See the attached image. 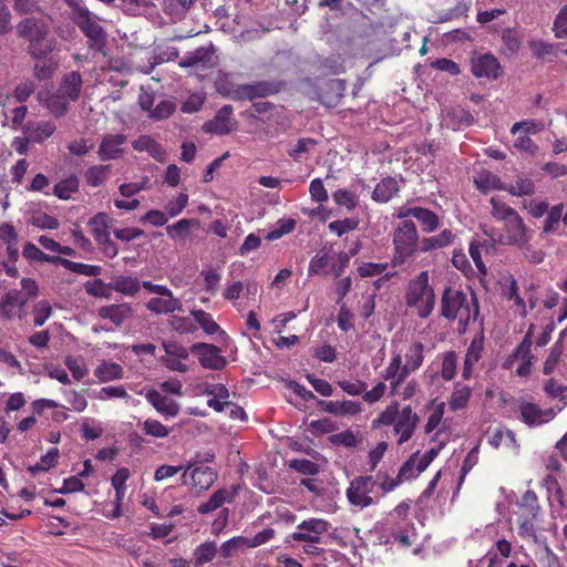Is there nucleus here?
I'll list each match as a JSON object with an SVG mask.
<instances>
[{
    "label": "nucleus",
    "instance_id": "50",
    "mask_svg": "<svg viewBox=\"0 0 567 567\" xmlns=\"http://www.w3.org/2000/svg\"><path fill=\"white\" fill-rule=\"evenodd\" d=\"M415 219L421 224L422 230L425 233H433L440 225L439 216L434 212L423 207H417Z\"/></svg>",
    "mask_w": 567,
    "mask_h": 567
},
{
    "label": "nucleus",
    "instance_id": "12",
    "mask_svg": "<svg viewBox=\"0 0 567 567\" xmlns=\"http://www.w3.org/2000/svg\"><path fill=\"white\" fill-rule=\"evenodd\" d=\"M471 70L476 79H486L488 81L497 80L503 72L498 60L489 53L473 55L471 59Z\"/></svg>",
    "mask_w": 567,
    "mask_h": 567
},
{
    "label": "nucleus",
    "instance_id": "57",
    "mask_svg": "<svg viewBox=\"0 0 567 567\" xmlns=\"http://www.w3.org/2000/svg\"><path fill=\"white\" fill-rule=\"evenodd\" d=\"M79 188V181L74 176L62 179L54 186V195L60 199H69Z\"/></svg>",
    "mask_w": 567,
    "mask_h": 567
},
{
    "label": "nucleus",
    "instance_id": "56",
    "mask_svg": "<svg viewBox=\"0 0 567 567\" xmlns=\"http://www.w3.org/2000/svg\"><path fill=\"white\" fill-rule=\"evenodd\" d=\"M506 192L513 196H526L532 195L535 192V184L532 178L518 177L515 184L505 186Z\"/></svg>",
    "mask_w": 567,
    "mask_h": 567
},
{
    "label": "nucleus",
    "instance_id": "25",
    "mask_svg": "<svg viewBox=\"0 0 567 567\" xmlns=\"http://www.w3.org/2000/svg\"><path fill=\"white\" fill-rule=\"evenodd\" d=\"M410 373L411 372L402 362V354L400 352H393L389 364L382 372V378L389 381L391 388L393 383H399L400 380H406Z\"/></svg>",
    "mask_w": 567,
    "mask_h": 567
},
{
    "label": "nucleus",
    "instance_id": "36",
    "mask_svg": "<svg viewBox=\"0 0 567 567\" xmlns=\"http://www.w3.org/2000/svg\"><path fill=\"white\" fill-rule=\"evenodd\" d=\"M426 467L421 466L420 452L413 453L406 462L400 467L398 476L400 481L408 482L417 477Z\"/></svg>",
    "mask_w": 567,
    "mask_h": 567
},
{
    "label": "nucleus",
    "instance_id": "43",
    "mask_svg": "<svg viewBox=\"0 0 567 567\" xmlns=\"http://www.w3.org/2000/svg\"><path fill=\"white\" fill-rule=\"evenodd\" d=\"M471 395L472 389L468 385L456 383L449 400L451 410L457 411L466 408Z\"/></svg>",
    "mask_w": 567,
    "mask_h": 567
},
{
    "label": "nucleus",
    "instance_id": "58",
    "mask_svg": "<svg viewBox=\"0 0 567 567\" xmlns=\"http://www.w3.org/2000/svg\"><path fill=\"white\" fill-rule=\"evenodd\" d=\"M457 369V358L455 352L449 351L442 355L441 377L445 381H451Z\"/></svg>",
    "mask_w": 567,
    "mask_h": 567
},
{
    "label": "nucleus",
    "instance_id": "53",
    "mask_svg": "<svg viewBox=\"0 0 567 567\" xmlns=\"http://www.w3.org/2000/svg\"><path fill=\"white\" fill-rule=\"evenodd\" d=\"M564 205L557 204L547 212V216L544 221L543 231L545 234H555L558 229L560 219L563 220Z\"/></svg>",
    "mask_w": 567,
    "mask_h": 567
},
{
    "label": "nucleus",
    "instance_id": "17",
    "mask_svg": "<svg viewBox=\"0 0 567 567\" xmlns=\"http://www.w3.org/2000/svg\"><path fill=\"white\" fill-rule=\"evenodd\" d=\"M25 303L27 298H23L20 291L9 290L0 298V317L7 320H11L16 316L21 318Z\"/></svg>",
    "mask_w": 567,
    "mask_h": 567
},
{
    "label": "nucleus",
    "instance_id": "60",
    "mask_svg": "<svg viewBox=\"0 0 567 567\" xmlns=\"http://www.w3.org/2000/svg\"><path fill=\"white\" fill-rule=\"evenodd\" d=\"M0 239L7 244V250L12 258L18 256V249L16 248L17 233L13 226L3 224L0 226Z\"/></svg>",
    "mask_w": 567,
    "mask_h": 567
},
{
    "label": "nucleus",
    "instance_id": "34",
    "mask_svg": "<svg viewBox=\"0 0 567 567\" xmlns=\"http://www.w3.org/2000/svg\"><path fill=\"white\" fill-rule=\"evenodd\" d=\"M110 221H111V218L105 213H99L90 219L89 226L91 228L92 235L94 236V238L97 243L109 241Z\"/></svg>",
    "mask_w": 567,
    "mask_h": 567
},
{
    "label": "nucleus",
    "instance_id": "23",
    "mask_svg": "<svg viewBox=\"0 0 567 567\" xmlns=\"http://www.w3.org/2000/svg\"><path fill=\"white\" fill-rule=\"evenodd\" d=\"M79 25L83 33L93 41L96 47H101L105 39V33L99 24L95 16L89 11H81L79 16Z\"/></svg>",
    "mask_w": 567,
    "mask_h": 567
},
{
    "label": "nucleus",
    "instance_id": "45",
    "mask_svg": "<svg viewBox=\"0 0 567 567\" xmlns=\"http://www.w3.org/2000/svg\"><path fill=\"white\" fill-rule=\"evenodd\" d=\"M233 493L226 489H218L209 497V499L199 505L198 512L200 514H209L217 508L221 507L226 502H230Z\"/></svg>",
    "mask_w": 567,
    "mask_h": 567
},
{
    "label": "nucleus",
    "instance_id": "61",
    "mask_svg": "<svg viewBox=\"0 0 567 567\" xmlns=\"http://www.w3.org/2000/svg\"><path fill=\"white\" fill-rule=\"evenodd\" d=\"M188 204V195L179 193L174 198L169 199L165 205V210L168 217L178 216Z\"/></svg>",
    "mask_w": 567,
    "mask_h": 567
},
{
    "label": "nucleus",
    "instance_id": "19",
    "mask_svg": "<svg viewBox=\"0 0 567 567\" xmlns=\"http://www.w3.org/2000/svg\"><path fill=\"white\" fill-rule=\"evenodd\" d=\"M126 136L124 134H106L99 147V157L102 161L116 159L124 153V145L126 144Z\"/></svg>",
    "mask_w": 567,
    "mask_h": 567
},
{
    "label": "nucleus",
    "instance_id": "32",
    "mask_svg": "<svg viewBox=\"0 0 567 567\" xmlns=\"http://www.w3.org/2000/svg\"><path fill=\"white\" fill-rule=\"evenodd\" d=\"M483 351V339L475 338L467 348L462 375L464 379H470L473 372V367L478 362Z\"/></svg>",
    "mask_w": 567,
    "mask_h": 567
},
{
    "label": "nucleus",
    "instance_id": "52",
    "mask_svg": "<svg viewBox=\"0 0 567 567\" xmlns=\"http://www.w3.org/2000/svg\"><path fill=\"white\" fill-rule=\"evenodd\" d=\"M545 125L543 122L537 120H525L520 122H516L511 127V134H526V135H536L544 130Z\"/></svg>",
    "mask_w": 567,
    "mask_h": 567
},
{
    "label": "nucleus",
    "instance_id": "44",
    "mask_svg": "<svg viewBox=\"0 0 567 567\" xmlns=\"http://www.w3.org/2000/svg\"><path fill=\"white\" fill-rule=\"evenodd\" d=\"M199 223L196 219H179L173 225H169L166 230L169 238L174 240H185L190 233L192 227H198Z\"/></svg>",
    "mask_w": 567,
    "mask_h": 567
},
{
    "label": "nucleus",
    "instance_id": "47",
    "mask_svg": "<svg viewBox=\"0 0 567 567\" xmlns=\"http://www.w3.org/2000/svg\"><path fill=\"white\" fill-rule=\"evenodd\" d=\"M56 264H60L65 269L72 271V272L87 276V277H95L101 274V267L96 266V265L75 262V261H71L69 259H64V258H56Z\"/></svg>",
    "mask_w": 567,
    "mask_h": 567
},
{
    "label": "nucleus",
    "instance_id": "40",
    "mask_svg": "<svg viewBox=\"0 0 567 567\" xmlns=\"http://www.w3.org/2000/svg\"><path fill=\"white\" fill-rule=\"evenodd\" d=\"M27 221L42 229H56L59 227L58 219L41 209H29Z\"/></svg>",
    "mask_w": 567,
    "mask_h": 567
},
{
    "label": "nucleus",
    "instance_id": "41",
    "mask_svg": "<svg viewBox=\"0 0 567 567\" xmlns=\"http://www.w3.org/2000/svg\"><path fill=\"white\" fill-rule=\"evenodd\" d=\"M489 444L495 449L504 446L514 451L515 453L518 450V445L515 439V434L513 431L508 429H498L496 430L488 440Z\"/></svg>",
    "mask_w": 567,
    "mask_h": 567
},
{
    "label": "nucleus",
    "instance_id": "49",
    "mask_svg": "<svg viewBox=\"0 0 567 567\" xmlns=\"http://www.w3.org/2000/svg\"><path fill=\"white\" fill-rule=\"evenodd\" d=\"M491 205H492V210H491L492 216L496 220L502 221L503 224H506L508 220L513 219L514 217H516L518 215V213L514 208L509 207L507 204H505L504 202H501L496 197L491 198Z\"/></svg>",
    "mask_w": 567,
    "mask_h": 567
},
{
    "label": "nucleus",
    "instance_id": "9",
    "mask_svg": "<svg viewBox=\"0 0 567 567\" xmlns=\"http://www.w3.org/2000/svg\"><path fill=\"white\" fill-rule=\"evenodd\" d=\"M445 403L433 401L427 406L426 422L424 433L432 435L431 440H440V437H450L447 420L444 416Z\"/></svg>",
    "mask_w": 567,
    "mask_h": 567
},
{
    "label": "nucleus",
    "instance_id": "62",
    "mask_svg": "<svg viewBox=\"0 0 567 567\" xmlns=\"http://www.w3.org/2000/svg\"><path fill=\"white\" fill-rule=\"evenodd\" d=\"M332 197L337 205L346 207L348 210L355 208L359 202L358 196L348 189H338Z\"/></svg>",
    "mask_w": 567,
    "mask_h": 567
},
{
    "label": "nucleus",
    "instance_id": "11",
    "mask_svg": "<svg viewBox=\"0 0 567 567\" xmlns=\"http://www.w3.org/2000/svg\"><path fill=\"white\" fill-rule=\"evenodd\" d=\"M530 237V231L527 229L523 218L517 215L506 224H503V234L499 241L505 245L527 248Z\"/></svg>",
    "mask_w": 567,
    "mask_h": 567
},
{
    "label": "nucleus",
    "instance_id": "13",
    "mask_svg": "<svg viewBox=\"0 0 567 567\" xmlns=\"http://www.w3.org/2000/svg\"><path fill=\"white\" fill-rule=\"evenodd\" d=\"M419 423V415L410 405L401 409L400 415L393 424V432L398 436V444L406 443L413 436Z\"/></svg>",
    "mask_w": 567,
    "mask_h": 567
},
{
    "label": "nucleus",
    "instance_id": "7",
    "mask_svg": "<svg viewBox=\"0 0 567 567\" xmlns=\"http://www.w3.org/2000/svg\"><path fill=\"white\" fill-rule=\"evenodd\" d=\"M566 401L559 400L557 409H540L537 404L523 402L519 405L522 421L528 426H538L553 420L555 415L566 406Z\"/></svg>",
    "mask_w": 567,
    "mask_h": 567
},
{
    "label": "nucleus",
    "instance_id": "22",
    "mask_svg": "<svg viewBox=\"0 0 567 567\" xmlns=\"http://www.w3.org/2000/svg\"><path fill=\"white\" fill-rule=\"evenodd\" d=\"M145 398L158 413L166 417H175L179 412V404L157 390H148Z\"/></svg>",
    "mask_w": 567,
    "mask_h": 567
},
{
    "label": "nucleus",
    "instance_id": "46",
    "mask_svg": "<svg viewBox=\"0 0 567 567\" xmlns=\"http://www.w3.org/2000/svg\"><path fill=\"white\" fill-rule=\"evenodd\" d=\"M217 554L215 542H206L197 546L193 553V563L196 567L210 563Z\"/></svg>",
    "mask_w": 567,
    "mask_h": 567
},
{
    "label": "nucleus",
    "instance_id": "10",
    "mask_svg": "<svg viewBox=\"0 0 567 567\" xmlns=\"http://www.w3.org/2000/svg\"><path fill=\"white\" fill-rule=\"evenodd\" d=\"M329 527V523L324 519L309 518L300 523L289 538L295 542L321 543Z\"/></svg>",
    "mask_w": 567,
    "mask_h": 567
},
{
    "label": "nucleus",
    "instance_id": "18",
    "mask_svg": "<svg viewBox=\"0 0 567 567\" xmlns=\"http://www.w3.org/2000/svg\"><path fill=\"white\" fill-rule=\"evenodd\" d=\"M182 301L175 298L172 290L167 287L165 292H158L156 297L151 298L146 303V308L156 315L173 313L182 310Z\"/></svg>",
    "mask_w": 567,
    "mask_h": 567
},
{
    "label": "nucleus",
    "instance_id": "63",
    "mask_svg": "<svg viewBox=\"0 0 567 567\" xmlns=\"http://www.w3.org/2000/svg\"><path fill=\"white\" fill-rule=\"evenodd\" d=\"M109 167L104 165H97L89 168L85 173V181L89 185L96 187L103 184L106 179Z\"/></svg>",
    "mask_w": 567,
    "mask_h": 567
},
{
    "label": "nucleus",
    "instance_id": "31",
    "mask_svg": "<svg viewBox=\"0 0 567 567\" xmlns=\"http://www.w3.org/2000/svg\"><path fill=\"white\" fill-rule=\"evenodd\" d=\"M123 374L122 365L111 361H102L94 370V375L102 383L120 380Z\"/></svg>",
    "mask_w": 567,
    "mask_h": 567
},
{
    "label": "nucleus",
    "instance_id": "3",
    "mask_svg": "<svg viewBox=\"0 0 567 567\" xmlns=\"http://www.w3.org/2000/svg\"><path fill=\"white\" fill-rule=\"evenodd\" d=\"M406 303L414 308L421 318H426L435 305L433 288L429 285V272L422 271L412 280L406 291Z\"/></svg>",
    "mask_w": 567,
    "mask_h": 567
},
{
    "label": "nucleus",
    "instance_id": "14",
    "mask_svg": "<svg viewBox=\"0 0 567 567\" xmlns=\"http://www.w3.org/2000/svg\"><path fill=\"white\" fill-rule=\"evenodd\" d=\"M217 56L213 44L200 47L188 55L183 58L179 65L183 68H193L196 71H202L216 66Z\"/></svg>",
    "mask_w": 567,
    "mask_h": 567
},
{
    "label": "nucleus",
    "instance_id": "5",
    "mask_svg": "<svg viewBox=\"0 0 567 567\" xmlns=\"http://www.w3.org/2000/svg\"><path fill=\"white\" fill-rule=\"evenodd\" d=\"M213 458L214 455L210 453H206L202 461L197 457L192 458L187 465H185L182 476L183 484L198 492L208 489L214 484L217 475L212 467L203 465L202 462H212Z\"/></svg>",
    "mask_w": 567,
    "mask_h": 567
},
{
    "label": "nucleus",
    "instance_id": "26",
    "mask_svg": "<svg viewBox=\"0 0 567 567\" xmlns=\"http://www.w3.org/2000/svg\"><path fill=\"white\" fill-rule=\"evenodd\" d=\"M22 130L25 135H29L32 142L41 143L53 135L56 126L51 121H35L28 122Z\"/></svg>",
    "mask_w": 567,
    "mask_h": 567
},
{
    "label": "nucleus",
    "instance_id": "64",
    "mask_svg": "<svg viewBox=\"0 0 567 567\" xmlns=\"http://www.w3.org/2000/svg\"><path fill=\"white\" fill-rule=\"evenodd\" d=\"M553 30L556 38H567V4L559 10L554 21Z\"/></svg>",
    "mask_w": 567,
    "mask_h": 567
},
{
    "label": "nucleus",
    "instance_id": "33",
    "mask_svg": "<svg viewBox=\"0 0 567 567\" xmlns=\"http://www.w3.org/2000/svg\"><path fill=\"white\" fill-rule=\"evenodd\" d=\"M424 360V344L421 341H412L404 353V364L410 372L416 371Z\"/></svg>",
    "mask_w": 567,
    "mask_h": 567
},
{
    "label": "nucleus",
    "instance_id": "2",
    "mask_svg": "<svg viewBox=\"0 0 567 567\" xmlns=\"http://www.w3.org/2000/svg\"><path fill=\"white\" fill-rule=\"evenodd\" d=\"M17 32L29 41V51L35 59H42L55 49L56 42L49 37V24L44 19L27 18L17 25Z\"/></svg>",
    "mask_w": 567,
    "mask_h": 567
},
{
    "label": "nucleus",
    "instance_id": "4",
    "mask_svg": "<svg viewBox=\"0 0 567 567\" xmlns=\"http://www.w3.org/2000/svg\"><path fill=\"white\" fill-rule=\"evenodd\" d=\"M419 234L411 220H402L393 233V264L401 265L417 250Z\"/></svg>",
    "mask_w": 567,
    "mask_h": 567
},
{
    "label": "nucleus",
    "instance_id": "55",
    "mask_svg": "<svg viewBox=\"0 0 567 567\" xmlns=\"http://www.w3.org/2000/svg\"><path fill=\"white\" fill-rule=\"evenodd\" d=\"M296 227V220L292 218H282L276 223L272 230L268 231L265 239L268 241L277 240L284 235L291 233Z\"/></svg>",
    "mask_w": 567,
    "mask_h": 567
},
{
    "label": "nucleus",
    "instance_id": "42",
    "mask_svg": "<svg viewBox=\"0 0 567 567\" xmlns=\"http://www.w3.org/2000/svg\"><path fill=\"white\" fill-rule=\"evenodd\" d=\"M111 288L125 296H135L141 288V284L136 277L118 276L112 280Z\"/></svg>",
    "mask_w": 567,
    "mask_h": 567
},
{
    "label": "nucleus",
    "instance_id": "59",
    "mask_svg": "<svg viewBox=\"0 0 567 567\" xmlns=\"http://www.w3.org/2000/svg\"><path fill=\"white\" fill-rule=\"evenodd\" d=\"M70 102L71 100H66L64 94L58 92L47 101L45 105L54 116L60 117L68 111V105Z\"/></svg>",
    "mask_w": 567,
    "mask_h": 567
},
{
    "label": "nucleus",
    "instance_id": "21",
    "mask_svg": "<svg viewBox=\"0 0 567 567\" xmlns=\"http://www.w3.org/2000/svg\"><path fill=\"white\" fill-rule=\"evenodd\" d=\"M130 471L126 467L118 468L111 478V484L115 491L114 508L110 514V518H117L122 515V504L126 493V482L130 478Z\"/></svg>",
    "mask_w": 567,
    "mask_h": 567
},
{
    "label": "nucleus",
    "instance_id": "6",
    "mask_svg": "<svg viewBox=\"0 0 567 567\" xmlns=\"http://www.w3.org/2000/svg\"><path fill=\"white\" fill-rule=\"evenodd\" d=\"M375 482L371 476H358L351 481L347 489V497L351 505L365 508L373 504L371 493L373 492Z\"/></svg>",
    "mask_w": 567,
    "mask_h": 567
},
{
    "label": "nucleus",
    "instance_id": "35",
    "mask_svg": "<svg viewBox=\"0 0 567 567\" xmlns=\"http://www.w3.org/2000/svg\"><path fill=\"white\" fill-rule=\"evenodd\" d=\"M454 235L450 229H443L440 234L431 237H425L421 240L420 250L423 252L441 249L450 246L453 243Z\"/></svg>",
    "mask_w": 567,
    "mask_h": 567
},
{
    "label": "nucleus",
    "instance_id": "27",
    "mask_svg": "<svg viewBox=\"0 0 567 567\" xmlns=\"http://www.w3.org/2000/svg\"><path fill=\"white\" fill-rule=\"evenodd\" d=\"M391 537L402 547H409L417 539L413 523L405 518H402L392 529Z\"/></svg>",
    "mask_w": 567,
    "mask_h": 567
},
{
    "label": "nucleus",
    "instance_id": "28",
    "mask_svg": "<svg viewBox=\"0 0 567 567\" xmlns=\"http://www.w3.org/2000/svg\"><path fill=\"white\" fill-rule=\"evenodd\" d=\"M132 146L137 152H145L148 153L150 156H152L157 162H164L166 152L161 146L159 143H157L152 136L150 135H141L138 138H136Z\"/></svg>",
    "mask_w": 567,
    "mask_h": 567
},
{
    "label": "nucleus",
    "instance_id": "29",
    "mask_svg": "<svg viewBox=\"0 0 567 567\" xmlns=\"http://www.w3.org/2000/svg\"><path fill=\"white\" fill-rule=\"evenodd\" d=\"M131 306L128 303L110 305L99 309V316L103 319H109L116 326L122 324L125 319L131 315Z\"/></svg>",
    "mask_w": 567,
    "mask_h": 567
},
{
    "label": "nucleus",
    "instance_id": "15",
    "mask_svg": "<svg viewBox=\"0 0 567 567\" xmlns=\"http://www.w3.org/2000/svg\"><path fill=\"white\" fill-rule=\"evenodd\" d=\"M165 355L162 357L164 364L172 371L185 372L188 367L186 360L188 359V350L176 342H163Z\"/></svg>",
    "mask_w": 567,
    "mask_h": 567
},
{
    "label": "nucleus",
    "instance_id": "54",
    "mask_svg": "<svg viewBox=\"0 0 567 567\" xmlns=\"http://www.w3.org/2000/svg\"><path fill=\"white\" fill-rule=\"evenodd\" d=\"M64 363L75 381L83 380L89 373L87 365L81 357L68 355Z\"/></svg>",
    "mask_w": 567,
    "mask_h": 567
},
{
    "label": "nucleus",
    "instance_id": "8",
    "mask_svg": "<svg viewBox=\"0 0 567 567\" xmlns=\"http://www.w3.org/2000/svg\"><path fill=\"white\" fill-rule=\"evenodd\" d=\"M519 509L518 533L523 537H532L535 535V522L539 511L535 493H525L523 504L519 506Z\"/></svg>",
    "mask_w": 567,
    "mask_h": 567
},
{
    "label": "nucleus",
    "instance_id": "37",
    "mask_svg": "<svg viewBox=\"0 0 567 567\" xmlns=\"http://www.w3.org/2000/svg\"><path fill=\"white\" fill-rule=\"evenodd\" d=\"M399 190V185L396 179L392 177L383 178L380 183L377 184L372 198L375 202L386 203L389 202Z\"/></svg>",
    "mask_w": 567,
    "mask_h": 567
},
{
    "label": "nucleus",
    "instance_id": "1",
    "mask_svg": "<svg viewBox=\"0 0 567 567\" xmlns=\"http://www.w3.org/2000/svg\"><path fill=\"white\" fill-rule=\"evenodd\" d=\"M441 313L449 320L458 322V330L464 331L478 316V307L473 296L453 289H445L441 301Z\"/></svg>",
    "mask_w": 567,
    "mask_h": 567
},
{
    "label": "nucleus",
    "instance_id": "24",
    "mask_svg": "<svg viewBox=\"0 0 567 567\" xmlns=\"http://www.w3.org/2000/svg\"><path fill=\"white\" fill-rule=\"evenodd\" d=\"M203 393L209 396L207 405L216 412H221L230 405L229 391L224 384H208Z\"/></svg>",
    "mask_w": 567,
    "mask_h": 567
},
{
    "label": "nucleus",
    "instance_id": "16",
    "mask_svg": "<svg viewBox=\"0 0 567 567\" xmlns=\"http://www.w3.org/2000/svg\"><path fill=\"white\" fill-rule=\"evenodd\" d=\"M192 352L198 357L204 368L219 370L226 365V359L221 355L220 349L214 344L196 343L192 347Z\"/></svg>",
    "mask_w": 567,
    "mask_h": 567
},
{
    "label": "nucleus",
    "instance_id": "30",
    "mask_svg": "<svg viewBox=\"0 0 567 567\" xmlns=\"http://www.w3.org/2000/svg\"><path fill=\"white\" fill-rule=\"evenodd\" d=\"M474 184L477 189L482 190L483 193L505 189V185L502 183L501 178L486 169L478 172L474 176Z\"/></svg>",
    "mask_w": 567,
    "mask_h": 567
},
{
    "label": "nucleus",
    "instance_id": "20",
    "mask_svg": "<svg viewBox=\"0 0 567 567\" xmlns=\"http://www.w3.org/2000/svg\"><path fill=\"white\" fill-rule=\"evenodd\" d=\"M234 126L233 109L229 105H225L216 113L213 120L203 125V130L207 133L224 135L233 131Z\"/></svg>",
    "mask_w": 567,
    "mask_h": 567
},
{
    "label": "nucleus",
    "instance_id": "48",
    "mask_svg": "<svg viewBox=\"0 0 567 567\" xmlns=\"http://www.w3.org/2000/svg\"><path fill=\"white\" fill-rule=\"evenodd\" d=\"M190 316L207 334H215L220 331L219 324L209 312L202 309H193Z\"/></svg>",
    "mask_w": 567,
    "mask_h": 567
},
{
    "label": "nucleus",
    "instance_id": "38",
    "mask_svg": "<svg viewBox=\"0 0 567 567\" xmlns=\"http://www.w3.org/2000/svg\"><path fill=\"white\" fill-rule=\"evenodd\" d=\"M82 87V79L78 72H71L63 79L58 92L64 94L66 100L75 101Z\"/></svg>",
    "mask_w": 567,
    "mask_h": 567
},
{
    "label": "nucleus",
    "instance_id": "39",
    "mask_svg": "<svg viewBox=\"0 0 567 567\" xmlns=\"http://www.w3.org/2000/svg\"><path fill=\"white\" fill-rule=\"evenodd\" d=\"M420 392V384L415 379L400 380L390 388L391 395L399 396L400 399L408 401L414 398Z\"/></svg>",
    "mask_w": 567,
    "mask_h": 567
},
{
    "label": "nucleus",
    "instance_id": "51",
    "mask_svg": "<svg viewBox=\"0 0 567 567\" xmlns=\"http://www.w3.org/2000/svg\"><path fill=\"white\" fill-rule=\"evenodd\" d=\"M400 404L399 402L394 401L391 404H389L379 415L375 420H373L372 425L373 427H378L380 425L389 426L393 425L400 415Z\"/></svg>",
    "mask_w": 567,
    "mask_h": 567
}]
</instances>
